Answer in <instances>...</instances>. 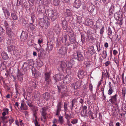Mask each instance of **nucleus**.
I'll return each instance as SVG.
<instances>
[{"mask_svg":"<svg viewBox=\"0 0 126 126\" xmlns=\"http://www.w3.org/2000/svg\"><path fill=\"white\" fill-rule=\"evenodd\" d=\"M76 101H77V100H76V99L74 98V99L73 100L71 101L72 106V107H73L75 104V103Z\"/></svg>","mask_w":126,"mask_h":126,"instance_id":"13d9d810","label":"nucleus"},{"mask_svg":"<svg viewBox=\"0 0 126 126\" xmlns=\"http://www.w3.org/2000/svg\"><path fill=\"white\" fill-rule=\"evenodd\" d=\"M66 13L68 16H72V13L70 10L66 9Z\"/></svg>","mask_w":126,"mask_h":126,"instance_id":"c9c22d12","label":"nucleus"},{"mask_svg":"<svg viewBox=\"0 0 126 126\" xmlns=\"http://www.w3.org/2000/svg\"><path fill=\"white\" fill-rule=\"evenodd\" d=\"M37 11L39 13H43L45 11L44 6L43 5L39 6L37 8Z\"/></svg>","mask_w":126,"mask_h":126,"instance_id":"2eb2a0df","label":"nucleus"},{"mask_svg":"<svg viewBox=\"0 0 126 126\" xmlns=\"http://www.w3.org/2000/svg\"><path fill=\"white\" fill-rule=\"evenodd\" d=\"M27 44L29 46H31L33 44V43L32 42V40H29Z\"/></svg>","mask_w":126,"mask_h":126,"instance_id":"e2e57ef3","label":"nucleus"},{"mask_svg":"<svg viewBox=\"0 0 126 126\" xmlns=\"http://www.w3.org/2000/svg\"><path fill=\"white\" fill-rule=\"evenodd\" d=\"M77 22L79 24L81 23L82 22V17L79 16H78L77 18Z\"/></svg>","mask_w":126,"mask_h":126,"instance_id":"a18cd8bd","label":"nucleus"},{"mask_svg":"<svg viewBox=\"0 0 126 126\" xmlns=\"http://www.w3.org/2000/svg\"><path fill=\"white\" fill-rule=\"evenodd\" d=\"M88 50L89 52L92 55L94 54L95 53V50L93 46H89L88 48Z\"/></svg>","mask_w":126,"mask_h":126,"instance_id":"b1692460","label":"nucleus"},{"mask_svg":"<svg viewBox=\"0 0 126 126\" xmlns=\"http://www.w3.org/2000/svg\"><path fill=\"white\" fill-rule=\"evenodd\" d=\"M77 80L74 83V88L75 89H76L80 88L81 85L82 80L81 79L79 80L77 79Z\"/></svg>","mask_w":126,"mask_h":126,"instance_id":"0eeeda50","label":"nucleus"},{"mask_svg":"<svg viewBox=\"0 0 126 126\" xmlns=\"http://www.w3.org/2000/svg\"><path fill=\"white\" fill-rule=\"evenodd\" d=\"M78 120L76 119H72L71 120V123L73 124H76L78 122Z\"/></svg>","mask_w":126,"mask_h":126,"instance_id":"3c124183","label":"nucleus"},{"mask_svg":"<svg viewBox=\"0 0 126 126\" xmlns=\"http://www.w3.org/2000/svg\"><path fill=\"white\" fill-rule=\"evenodd\" d=\"M31 109L33 112V116L35 118H37L36 115L37 112L38 110L37 107L34 106H32V108H31Z\"/></svg>","mask_w":126,"mask_h":126,"instance_id":"4be33fe9","label":"nucleus"},{"mask_svg":"<svg viewBox=\"0 0 126 126\" xmlns=\"http://www.w3.org/2000/svg\"><path fill=\"white\" fill-rule=\"evenodd\" d=\"M62 102H59L57 105V110L56 111V115H59L60 114V112L61 111Z\"/></svg>","mask_w":126,"mask_h":126,"instance_id":"f3484780","label":"nucleus"},{"mask_svg":"<svg viewBox=\"0 0 126 126\" xmlns=\"http://www.w3.org/2000/svg\"><path fill=\"white\" fill-rule=\"evenodd\" d=\"M58 121L59 122L60 124H63L64 121L63 119V116H59Z\"/></svg>","mask_w":126,"mask_h":126,"instance_id":"e433bc0d","label":"nucleus"},{"mask_svg":"<svg viewBox=\"0 0 126 126\" xmlns=\"http://www.w3.org/2000/svg\"><path fill=\"white\" fill-rule=\"evenodd\" d=\"M78 60L79 61H82L83 60L84 57L81 53L79 52L77 53Z\"/></svg>","mask_w":126,"mask_h":126,"instance_id":"a878e982","label":"nucleus"},{"mask_svg":"<svg viewBox=\"0 0 126 126\" xmlns=\"http://www.w3.org/2000/svg\"><path fill=\"white\" fill-rule=\"evenodd\" d=\"M67 103L65 102L64 106V110L65 111H66L67 110Z\"/></svg>","mask_w":126,"mask_h":126,"instance_id":"052dcab7","label":"nucleus"},{"mask_svg":"<svg viewBox=\"0 0 126 126\" xmlns=\"http://www.w3.org/2000/svg\"><path fill=\"white\" fill-rule=\"evenodd\" d=\"M104 27L103 26L102 28L100 29V33L101 34H102L104 32Z\"/></svg>","mask_w":126,"mask_h":126,"instance_id":"680f3d73","label":"nucleus"},{"mask_svg":"<svg viewBox=\"0 0 126 126\" xmlns=\"http://www.w3.org/2000/svg\"><path fill=\"white\" fill-rule=\"evenodd\" d=\"M66 62L62 61L61 62L60 68H61L63 71L64 69H65L66 68Z\"/></svg>","mask_w":126,"mask_h":126,"instance_id":"5701e85b","label":"nucleus"},{"mask_svg":"<svg viewBox=\"0 0 126 126\" xmlns=\"http://www.w3.org/2000/svg\"><path fill=\"white\" fill-rule=\"evenodd\" d=\"M22 68L24 71H26L29 69L28 64L26 63H24Z\"/></svg>","mask_w":126,"mask_h":126,"instance_id":"c85d7f7f","label":"nucleus"},{"mask_svg":"<svg viewBox=\"0 0 126 126\" xmlns=\"http://www.w3.org/2000/svg\"><path fill=\"white\" fill-rule=\"evenodd\" d=\"M63 76H61L59 74H57L54 76V78L55 79H61Z\"/></svg>","mask_w":126,"mask_h":126,"instance_id":"a19ab883","label":"nucleus"},{"mask_svg":"<svg viewBox=\"0 0 126 126\" xmlns=\"http://www.w3.org/2000/svg\"><path fill=\"white\" fill-rule=\"evenodd\" d=\"M62 21V24L63 29L65 30H66L68 26L67 21L65 19H63Z\"/></svg>","mask_w":126,"mask_h":126,"instance_id":"aec40b11","label":"nucleus"},{"mask_svg":"<svg viewBox=\"0 0 126 126\" xmlns=\"http://www.w3.org/2000/svg\"><path fill=\"white\" fill-rule=\"evenodd\" d=\"M63 80V83L65 84H68L69 83V79H62Z\"/></svg>","mask_w":126,"mask_h":126,"instance_id":"864d4df0","label":"nucleus"},{"mask_svg":"<svg viewBox=\"0 0 126 126\" xmlns=\"http://www.w3.org/2000/svg\"><path fill=\"white\" fill-rule=\"evenodd\" d=\"M67 37L66 35H65L62 37V40L63 43H65L66 42L67 40Z\"/></svg>","mask_w":126,"mask_h":126,"instance_id":"09e8293b","label":"nucleus"},{"mask_svg":"<svg viewBox=\"0 0 126 126\" xmlns=\"http://www.w3.org/2000/svg\"><path fill=\"white\" fill-rule=\"evenodd\" d=\"M21 106L20 109L21 110H26L28 109V107L24 103L23 100H22L21 102Z\"/></svg>","mask_w":126,"mask_h":126,"instance_id":"ddd939ff","label":"nucleus"},{"mask_svg":"<svg viewBox=\"0 0 126 126\" xmlns=\"http://www.w3.org/2000/svg\"><path fill=\"white\" fill-rule=\"evenodd\" d=\"M107 49L106 48L104 49L103 51V56L102 57L104 59H105L106 58L107 56Z\"/></svg>","mask_w":126,"mask_h":126,"instance_id":"72a5a7b5","label":"nucleus"},{"mask_svg":"<svg viewBox=\"0 0 126 126\" xmlns=\"http://www.w3.org/2000/svg\"><path fill=\"white\" fill-rule=\"evenodd\" d=\"M67 47L62 46L59 49V53L62 56H65L66 55Z\"/></svg>","mask_w":126,"mask_h":126,"instance_id":"7ed1b4c3","label":"nucleus"},{"mask_svg":"<svg viewBox=\"0 0 126 126\" xmlns=\"http://www.w3.org/2000/svg\"><path fill=\"white\" fill-rule=\"evenodd\" d=\"M117 96L116 94L113 96H111L110 97L111 98L109 100V101L112 104L115 103L117 101Z\"/></svg>","mask_w":126,"mask_h":126,"instance_id":"4468645a","label":"nucleus"},{"mask_svg":"<svg viewBox=\"0 0 126 126\" xmlns=\"http://www.w3.org/2000/svg\"><path fill=\"white\" fill-rule=\"evenodd\" d=\"M114 7L113 5H112L109 9V12H110V15H112L114 13Z\"/></svg>","mask_w":126,"mask_h":126,"instance_id":"7c9ffc66","label":"nucleus"},{"mask_svg":"<svg viewBox=\"0 0 126 126\" xmlns=\"http://www.w3.org/2000/svg\"><path fill=\"white\" fill-rule=\"evenodd\" d=\"M43 98L46 100H49L50 98V95L49 93L46 92L43 94Z\"/></svg>","mask_w":126,"mask_h":126,"instance_id":"6ab92c4d","label":"nucleus"},{"mask_svg":"<svg viewBox=\"0 0 126 126\" xmlns=\"http://www.w3.org/2000/svg\"><path fill=\"white\" fill-rule=\"evenodd\" d=\"M122 110L124 112H126V104H124L123 105Z\"/></svg>","mask_w":126,"mask_h":126,"instance_id":"bf43d9fd","label":"nucleus"},{"mask_svg":"<svg viewBox=\"0 0 126 126\" xmlns=\"http://www.w3.org/2000/svg\"><path fill=\"white\" fill-rule=\"evenodd\" d=\"M48 35L50 38H52L54 37V33L52 31H50L48 32Z\"/></svg>","mask_w":126,"mask_h":126,"instance_id":"ea45409f","label":"nucleus"},{"mask_svg":"<svg viewBox=\"0 0 126 126\" xmlns=\"http://www.w3.org/2000/svg\"><path fill=\"white\" fill-rule=\"evenodd\" d=\"M45 75L46 79H49L50 78V76L49 73L47 72L45 73Z\"/></svg>","mask_w":126,"mask_h":126,"instance_id":"49530a36","label":"nucleus"},{"mask_svg":"<svg viewBox=\"0 0 126 126\" xmlns=\"http://www.w3.org/2000/svg\"><path fill=\"white\" fill-rule=\"evenodd\" d=\"M87 111L82 110L81 112V114L82 117H85L86 115Z\"/></svg>","mask_w":126,"mask_h":126,"instance_id":"37998d69","label":"nucleus"},{"mask_svg":"<svg viewBox=\"0 0 126 126\" xmlns=\"http://www.w3.org/2000/svg\"><path fill=\"white\" fill-rule=\"evenodd\" d=\"M11 16L13 19L14 20H16L17 18V16L16 14L15 13H11Z\"/></svg>","mask_w":126,"mask_h":126,"instance_id":"58836bf2","label":"nucleus"},{"mask_svg":"<svg viewBox=\"0 0 126 126\" xmlns=\"http://www.w3.org/2000/svg\"><path fill=\"white\" fill-rule=\"evenodd\" d=\"M73 64L71 62L68 61L66 62V68L65 70L67 73H70L71 72V69Z\"/></svg>","mask_w":126,"mask_h":126,"instance_id":"20e7f679","label":"nucleus"},{"mask_svg":"<svg viewBox=\"0 0 126 126\" xmlns=\"http://www.w3.org/2000/svg\"><path fill=\"white\" fill-rule=\"evenodd\" d=\"M28 37L27 33L26 32L23 31L20 37L21 40L23 41H25L27 39Z\"/></svg>","mask_w":126,"mask_h":126,"instance_id":"6e6552de","label":"nucleus"},{"mask_svg":"<svg viewBox=\"0 0 126 126\" xmlns=\"http://www.w3.org/2000/svg\"><path fill=\"white\" fill-rule=\"evenodd\" d=\"M81 41L83 43H84L85 42V36L82 35H81Z\"/></svg>","mask_w":126,"mask_h":126,"instance_id":"5fc2aeb1","label":"nucleus"},{"mask_svg":"<svg viewBox=\"0 0 126 126\" xmlns=\"http://www.w3.org/2000/svg\"><path fill=\"white\" fill-rule=\"evenodd\" d=\"M114 18L117 20H118L120 21L119 24L122 25L123 18L122 14L120 15L118 13H116L114 14Z\"/></svg>","mask_w":126,"mask_h":126,"instance_id":"39448f33","label":"nucleus"},{"mask_svg":"<svg viewBox=\"0 0 126 126\" xmlns=\"http://www.w3.org/2000/svg\"><path fill=\"white\" fill-rule=\"evenodd\" d=\"M89 88L90 91L91 92L92 91H93V86L92 85L91 83L89 85Z\"/></svg>","mask_w":126,"mask_h":126,"instance_id":"338daca9","label":"nucleus"},{"mask_svg":"<svg viewBox=\"0 0 126 126\" xmlns=\"http://www.w3.org/2000/svg\"><path fill=\"white\" fill-rule=\"evenodd\" d=\"M47 48L46 49V50L48 52L51 51L53 48V46L52 43L51 42H48L47 44Z\"/></svg>","mask_w":126,"mask_h":126,"instance_id":"a211bd4d","label":"nucleus"},{"mask_svg":"<svg viewBox=\"0 0 126 126\" xmlns=\"http://www.w3.org/2000/svg\"><path fill=\"white\" fill-rule=\"evenodd\" d=\"M3 111L6 113V114H7L9 113V109H8L4 108L3 109Z\"/></svg>","mask_w":126,"mask_h":126,"instance_id":"69168bd1","label":"nucleus"},{"mask_svg":"<svg viewBox=\"0 0 126 126\" xmlns=\"http://www.w3.org/2000/svg\"><path fill=\"white\" fill-rule=\"evenodd\" d=\"M108 72L106 73V74L102 75V79L103 78H109V75L108 74Z\"/></svg>","mask_w":126,"mask_h":126,"instance_id":"4c0bfd02","label":"nucleus"},{"mask_svg":"<svg viewBox=\"0 0 126 126\" xmlns=\"http://www.w3.org/2000/svg\"><path fill=\"white\" fill-rule=\"evenodd\" d=\"M81 4V1L80 0H75L73 3L74 6L77 8L80 7Z\"/></svg>","mask_w":126,"mask_h":126,"instance_id":"dca6fc26","label":"nucleus"},{"mask_svg":"<svg viewBox=\"0 0 126 126\" xmlns=\"http://www.w3.org/2000/svg\"><path fill=\"white\" fill-rule=\"evenodd\" d=\"M6 33L10 38H11L13 37L14 36L15 34L10 28L6 29Z\"/></svg>","mask_w":126,"mask_h":126,"instance_id":"423d86ee","label":"nucleus"},{"mask_svg":"<svg viewBox=\"0 0 126 126\" xmlns=\"http://www.w3.org/2000/svg\"><path fill=\"white\" fill-rule=\"evenodd\" d=\"M47 14L48 16L50 17L52 21L55 20L58 17V13L57 11L52 9L47 10Z\"/></svg>","mask_w":126,"mask_h":126,"instance_id":"f03ea898","label":"nucleus"},{"mask_svg":"<svg viewBox=\"0 0 126 126\" xmlns=\"http://www.w3.org/2000/svg\"><path fill=\"white\" fill-rule=\"evenodd\" d=\"M88 10L89 11L91 12H92L94 10V8L92 5H90L89 7H88Z\"/></svg>","mask_w":126,"mask_h":126,"instance_id":"79ce46f5","label":"nucleus"},{"mask_svg":"<svg viewBox=\"0 0 126 126\" xmlns=\"http://www.w3.org/2000/svg\"><path fill=\"white\" fill-rule=\"evenodd\" d=\"M47 113L46 112H44V111H42V115L43 116V118L45 119H46V115Z\"/></svg>","mask_w":126,"mask_h":126,"instance_id":"603ef678","label":"nucleus"},{"mask_svg":"<svg viewBox=\"0 0 126 126\" xmlns=\"http://www.w3.org/2000/svg\"><path fill=\"white\" fill-rule=\"evenodd\" d=\"M2 10L5 17L6 19L8 18L10 15V13L5 7H2Z\"/></svg>","mask_w":126,"mask_h":126,"instance_id":"9b49d317","label":"nucleus"},{"mask_svg":"<svg viewBox=\"0 0 126 126\" xmlns=\"http://www.w3.org/2000/svg\"><path fill=\"white\" fill-rule=\"evenodd\" d=\"M77 100H79V102L81 103V104H83V99L82 98H78Z\"/></svg>","mask_w":126,"mask_h":126,"instance_id":"774afa93","label":"nucleus"},{"mask_svg":"<svg viewBox=\"0 0 126 126\" xmlns=\"http://www.w3.org/2000/svg\"><path fill=\"white\" fill-rule=\"evenodd\" d=\"M84 76V72L82 69H80L78 73V76L79 79H82Z\"/></svg>","mask_w":126,"mask_h":126,"instance_id":"cd10ccee","label":"nucleus"},{"mask_svg":"<svg viewBox=\"0 0 126 126\" xmlns=\"http://www.w3.org/2000/svg\"><path fill=\"white\" fill-rule=\"evenodd\" d=\"M4 26H5V27L6 28V29L7 28H10V27H9V25L8 24V23L6 21H4Z\"/></svg>","mask_w":126,"mask_h":126,"instance_id":"8fccbe9b","label":"nucleus"},{"mask_svg":"<svg viewBox=\"0 0 126 126\" xmlns=\"http://www.w3.org/2000/svg\"><path fill=\"white\" fill-rule=\"evenodd\" d=\"M114 28L113 27H108L107 31L108 32V37H109L111 39L110 37L111 35H112V33L114 32H113L114 31Z\"/></svg>","mask_w":126,"mask_h":126,"instance_id":"9d476101","label":"nucleus"},{"mask_svg":"<svg viewBox=\"0 0 126 126\" xmlns=\"http://www.w3.org/2000/svg\"><path fill=\"white\" fill-rule=\"evenodd\" d=\"M85 23L87 26L92 27L94 25V23L91 19L87 18L85 21Z\"/></svg>","mask_w":126,"mask_h":126,"instance_id":"f8f14e48","label":"nucleus"},{"mask_svg":"<svg viewBox=\"0 0 126 126\" xmlns=\"http://www.w3.org/2000/svg\"><path fill=\"white\" fill-rule=\"evenodd\" d=\"M7 43V46L8 50V51L10 52L15 50V47L14 45H11V43L10 40L8 41Z\"/></svg>","mask_w":126,"mask_h":126,"instance_id":"1a4fd4ad","label":"nucleus"},{"mask_svg":"<svg viewBox=\"0 0 126 126\" xmlns=\"http://www.w3.org/2000/svg\"><path fill=\"white\" fill-rule=\"evenodd\" d=\"M64 115L65 116V118L66 119H70L72 118L71 116V114H69L68 113H66V111L65 112Z\"/></svg>","mask_w":126,"mask_h":126,"instance_id":"f704fd0d","label":"nucleus"},{"mask_svg":"<svg viewBox=\"0 0 126 126\" xmlns=\"http://www.w3.org/2000/svg\"><path fill=\"white\" fill-rule=\"evenodd\" d=\"M48 20L47 17L40 19L39 21L40 26L44 29H47L50 24Z\"/></svg>","mask_w":126,"mask_h":126,"instance_id":"f257e3e1","label":"nucleus"},{"mask_svg":"<svg viewBox=\"0 0 126 126\" xmlns=\"http://www.w3.org/2000/svg\"><path fill=\"white\" fill-rule=\"evenodd\" d=\"M69 40L71 44H74L76 45V43L75 38L74 37L71 36L70 37Z\"/></svg>","mask_w":126,"mask_h":126,"instance_id":"473e14b6","label":"nucleus"},{"mask_svg":"<svg viewBox=\"0 0 126 126\" xmlns=\"http://www.w3.org/2000/svg\"><path fill=\"white\" fill-rule=\"evenodd\" d=\"M87 39L88 41L92 43L94 40V38L90 34V31H87Z\"/></svg>","mask_w":126,"mask_h":126,"instance_id":"412c9836","label":"nucleus"},{"mask_svg":"<svg viewBox=\"0 0 126 126\" xmlns=\"http://www.w3.org/2000/svg\"><path fill=\"white\" fill-rule=\"evenodd\" d=\"M54 31L57 34H59L60 31V28L58 26L56 25L54 28Z\"/></svg>","mask_w":126,"mask_h":126,"instance_id":"c756f323","label":"nucleus"},{"mask_svg":"<svg viewBox=\"0 0 126 126\" xmlns=\"http://www.w3.org/2000/svg\"><path fill=\"white\" fill-rule=\"evenodd\" d=\"M24 75H23L20 71L18 69L17 71V73L16 77L18 79H23V76Z\"/></svg>","mask_w":126,"mask_h":126,"instance_id":"393cba45","label":"nucleus"},{"mask_svg":"<svg viewBox=\"0 0 126 126\" xmlns=\"http://www.w3.org/2000/svg\"><path fill=\"white\" fill-rule=\"evenodd\" d=\"M60 2L59 0H53V3L55 6H58Z\"/></svg>","mask_w":126,"mask_h":126,"instance_id":"de8ad7c7","label":"nucleus"},{"mask_svg":"<svg viewBox=\"0 0 126 126\" xmlns=\"http://www.w3.org/2000/svg\"><path fill=\"white\" fill-rule=\"evenodd\" d=\"M112 112V115L114 118H119V112L118 111L116 110H113Z\"/></svg>","mask_w":126,"mask_h":126,"instance_id":"bb28decb","label":"nucleus"},{"mask_svg":"<svg viewBox=\"0 0 126 126\" xmlns=\"http://www.w3.org/2000/svg\"><path fill=\"white\" fill-rule=\"evenodd\" d=\"M5 32V30L4 28L1 27L0 26V34H3Z\"/></svg>","mask_w":126,"mask_h":126,"instance_id":"6e6d98bb","label":"nucleus"},{"mask_svg":"<svg viewBox=\"0 0 126 126\" xmlns=\"http://www.w3.org/2000/svg\"><path fill=\"white\" fill-rule=\"evenodd\" d=\"M110 89L108 91V94L109 95H110L112 94L113 92V90L112 89L110 86Z\"/></svg>","mask_w":126,"mask_h":126,"instance_id":"4d7b16f0","label":"nucleus"},{"mask_svg":"<svg viewBox=\"0 0 126 126\" xmlns=\"http://www.w3.org/2000/svg\"><path fill=\"white\" fill-rule=\"evenodd\" d=\"M1 55L2 58L4 60L8 59L9 57L7 53L5 52H3L1 53Z\"/></svg>","mask_w":126,"mask_h":126,"instance_id":"2f4dec72","label":"nucleus"},{"mask_svg":"<svg viewBox=\"0 0 126 126\" xmlns=\"http://www.w3.org/2000/svg\"><path fill=\"white\" fill-rule=\"evenodd\" d=\"M29 27L31 30L33 31L35 30V27L33 23H31L29 25Z\"/></svg>","mask_w":126,"mask_h":126,"instance_id":"c03bdc74","label":"nucleus"},{"mask_svg":"<svg viewBox=\"0 0 126 126\" xmlns=\"http://www.w3.org/2000/svg\"><path fill=\"white\" fill-rule=\"evenodd\" d=\"M31 17L32 18V22H34V18L35 17V15L34 14H32L31 15Z\"/></svg>","mask_w":126,"mask_h":126,"instance_id":"0e129e2a","label":"nucleus"}]
</instances>
